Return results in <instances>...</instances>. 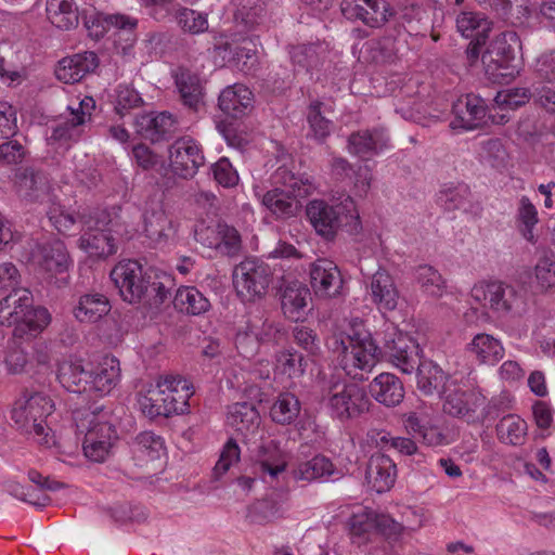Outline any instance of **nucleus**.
<instances>
[{
	"label": "nucleus",
	"instance_id": "f257e3e1",
	"mask_svg": "<svg viewBox=\"0 0 555 555\" xmlns=\"http://www.w3.org/2000/svg\"><path fill=\"white\" fill-rule=\"evenodd\" d=\"M330 348L337 354V360L347 375L363 380L364 373H369L383 359L402 373L411 375L421 361L418 343L410 335L389 325L383 333L379 344L371 335L361 337L349 335H335L331 339Z\"/></svg>",
	"mask_w": 555,
	"mask_h": 555
},
{
	"label": "nucleus",
	"instance_id": "f03ea898",
	"mask_svg": "<svg viewBox=\"0 0 555 555\" xmlns=\"http://www.w3.org/2000/svg\"><path fill=\"white\" fill-rule=\"evenodd\" d=\"M111 280L120 296L130 304L144 300L152 308H159L172 295L175 280L155 268L143 267L137 260H125L111 271Z\"/></svg>",
	"mask_w": 555,
	"mask_h": 555
},
{
	"label": "nucleus",
	"instance_id": "7ed1b4c3",
	"mask_svg": "<svg viewBox=\"0 0 555 555\" xmlns=\"http://www.w3.org/2000/svg\"><path fill=\"white\" fill-rule=\"evenodd\" d=\"M28 289L15 291L0 300V324L14 326L13 336L29 339L41 333L51 322L47 308L33 306Z\"/></svg>",
	"mask_w": 555,
	"mask_h": 555
},
{
	"label": "nucleus",
	"instance_id": "20e7f679",
	"mask_svg": "<svg viewBox=\"0 0 555 555\" xmlns=\"http://www.w3.org/2000/svg\"><path fill=\"white\" fill-rule=\"evenodd\" d=\"M77 429L85 433L82 449L85 455L94 461L103 462L113 442L117 439L114 416L103 406L74 413Z\"/></svg>",
	"mask_w": 555,
	"mask_h": 555
},
{
	"label": "nucleus",
	"instance_id": "39448f33",
	"mask_svg": "<svg viewBox=\"0 0 555 555\" xmlns=\"http://www.w3.org/2000/svg\"><path fill=\"white\" fill-rule=\"evenodd\" d=\"M54 411L53 400L43 392H25L12 409V421L24 435L36 439L40 444H50L48 418Z\"/></svg>",
	"mask_w": 555,
	"mask_h": 555
},
{
	"label": "nucleus",
	"instance_id": "423d86ee",
	"mask_svg": "<svg viewBox=\"0 0 555 555\" xmlns=\"http://www.w3.org/2000/svg\"><path fill=\"white\" fill-rule=\"evenodd\" d=\"M306 215L317 234L326 241H333L343 225L359 223L356 204L349 195L336 205L312 199L306 206Z\"/></svg>",
	"mask_w": 555,
	"mask_h": 555
},
{
	"label": "nucleus",
	"instance_id": "0eeeda50",
	"mask_svg": "<svg viewBox=\"0 0 555 555\" xmlns=\"http://www.w3.org/2000/svg\"><path fill=\"white\" fill-rule=\"evenodd\" d=\"M472 298L501 317H520L527 307L522 288L504 282H481L473 286Z\"/></svg>",
	"mask_w": 555,
	"mask_h": 555
},
{
	"label": "nucleus",
	"instance_id": "6e6552de",
	"mask_svg": "<svg viewBox=\"0 0 555 555\" xmlns=\"http://www.w3.org/2000/svg\"><path fill=\"white\" fill-rule=\"evenodd\" d=\"M82 234L79 247L90 256L105 258L117 251L116 240L112 234L113 220L104 209H96L80 217Z\"/></svg>",
	"mask_w": 555,
	"mask_h": 555
},
{
	"label": "nucleus",
	"instance_id": "1a4fd4ad",
	"mask_svg": "<svg viewBox=\"0 0 555 555\" xmlns=\"http://www.w3.org/2000/svg\"><path fill=\"white\" fill-rule=\"evenodd\" d=\"M271 281L270 267L257 258H245L233 270V285L243 300L262 298Z\"/></svg>",
	"mask_w": 555,
	"mask_h": 555
},
{
	"label": "nucleus",
	"instance_id": "9d476101",
	"mask_svg": "<svg viewBox=\"0 0 555 555\" xmlns=\"http://www.w3.org/2000/svg\"><path fill=\"white\" fill-rule=\"evenodd\" d=\"M340 8L347 20L371 28H380L396 17L395 9L386 0H343Z\"/></svg>",
	"mask_w": 555,
	"mask_h": 555
},
{
	"label": "nucleus",
	"instance_id": "9b49d317",
	"mask_svg": "<svg viewBox=\"0 0 555 555\" xmlns=\"http://www.w3.org/2000/svg\"><path fill=\"white\" fill-rule=\"evenodd\" d=\"M370 404L366 391L357 384L335 387L328 398L332 416L343 422L356 418L369 411Z\"/></svg>",
	"mask_w": 555,
	"mask_h": 555
},
{
	"label": "nucleus",
	"instance_id": "f8f14e48",
	"mask_svg": "<svg viewBox=\"0 0 555 555\" xmlns=\"http://www.w3.org/2000/svg\"><path fill=\"white\" fill-rule=\"evenodd\" d=\"M171 171L183 179L193 178L205 158L198 143L190 137L177 139L169 147Z\"/></svg>",
	"mask_w": 555,
	"mask_h": 555
},
{
	"label": "nucleus",
	"instance_id": "ddd939ff",
	"mask_svg": "<svg viewBox=\"0 0 555 555\" xmlns=\"http://www.w3.org/2000/svg\"><path fill=\"white\" fill-rule=\"evenodd\" d=\"M287 462L280 443L273 439L262 440L253 451V470L264 482L278 480L286 470Z\"/></svg>",
	"mask_w": 555,
	"mask_h": 555
},
{
	"label": "nucleus",
	"instance_id": "4468645a",
	"mask_svg": "<svg viewBox=\"0 0 555 555\" xmlns=\"http://www.w3.org/2000/svg\"><path fill=\"white\" fill-rule=\"evenodd\" d=\"M310 285L315 296L335 298L341 295L344 280L338 266L332 260L317 259L310 264Z\"/></svg>",
	"mask_w": 555,
	"mask_h": 555
},
{
	"label": "nucleus",
	"instance_id": "2eb2a0df",
	"mask_svg": "<svg viewBox=\"0 0 555 555\" xmlns=\"http://www.w3.org/2000/svg\"><path fill=\"white\" fill-rule=\"evenodd\" d=\"M452 112L454 119L450 126L453 129L474 130L485 124L488 106L481 96L469 93L453 104Z\"/></svg>",
	"mask_w": 555,
	"mask_h": 555
},
{
	"label": "nucleus",
	"instance_id": "dca6fc26",
	"mask_svg": "<svg viewBox=\"0 0 555 555\" xmlns=\"http://www.w3.org/2000/svg\"><path fill=\"white\" fill-rule=\"evenodd\" d=\"M443 400V412L467 422L475 421V413L482 404L483 398L470 390H463L455 383L449 387L448 392L440 397Z\"/></svg>",
	"mask_w": 555,
	"mask_h": 555
},
{
	"label": "nucleus",
	"instance_id": "f3484780",
	"mask_svg": "<svg viewBox=\"0 0 555 555\" xmlns=\"http://www.w3.org/2000/svg\"><path fill=\"white\" fill-rule=\"evenodd\" d=\"M348 152L362 159H369L389 147V135L377 127L352 132L348 137Z\"/></svg>",
	"mask_w": 555,
	"mask_h": 555
},
{
	"label": "nucleus",
	"instance_id": "a211bd4d",
	"mask_svg": "<svg viewBox=\"0 0 555 555\" xmlns=\"http://www.w3.org/2000/svg\"><path fill=\"white\" fill-rule=\"evenodd\" d=\"M143 233L152 246L164 247L175 240L177 228L166 211L158 208L144 212Z\"/></svg>",
	"mask_w": 555,
	"mask_h": 555
},
{
	"label": "nucleus",
	"instance_id": "6ab92c4d",
	"mask_svg": "<svg viewBox=\"0 0 555 555\" xmlns=\"http://www.w3.org/2000/svg\"><path fill=\"white\" fill-rule=\"evenodd\" d=\"M99 66V57L93 51H85L63 57L55 69L56 78L64 83H76Z\"/></svg>",
	"mask_w": 555,
	"mask_h": 555
},
{
	"label": "nucleus",
	"instance_id": "aec40b11",
	"mask_svg": "<svg viewBox=\"0 0 555 555\" xmlns=\"http://www.w3.org/2000/svg\"><path fill=\"white\" fill-rule=\"evenodd\" d=\"M415 370L417 389L425 396L441 397L454 383L451 376L431 360H421Z\"/></svg>",
	"mask_w": 555,
	"mask_h": 555
},
{
	"label": "nucleus",
	"instance_id": "412c9836",
	"mask_svg": "<svg viewBox=\"0 0 555 555\" xmlns=\"http://www.w3.org/2000/svg\"><path fill=\"white\" fill-rule=\"evenodd\" d=\"M134 128L142 138L152 142H159L170 138L175 133L177 126L171 114L162 112L137 116Z\"/></svg>",
	"mask_w": 555,
	"mask_h": 555
},
{
	"label": "nucleus",
	"instance_id": "4be33fe9",
	"mask_svg": "<svg viewBox=\"0 0 555 555\" xmlns=\"http://www.w3.org/2000/svg\"><path fill=\"white\" fill-rule=\"evenodd\" d=\"M83 24L91 38H102L111 27H115L121 31H125L128 37L127 40L134 41L132 30L137 26V20L126 15H105L103 13L93 12L83 15Z\"/></svg>",
	"mask_w": 555,
	"mask_h": 555
},
{
	"label": "nucleus",
	"instance_id": "5701e85b",
	"mask_svg": "<svg viewBox=\"0 0 555 555\" xmlns=\"http://www.w3.org/2000/svg\"><path fill=\"white\" fill-rule=\"evenodd\" d=\"M182 104L193 112L203 105L204 86L198 74L180 66L172 74Z\"/></svg>",
	"mask_w": 555,
	"mask_h": 555
},
{
	"label": "nucleus",
	"instance_id": "b1692460",
	"mask_svg": "<svg viewBox=\"0 0 555 555\" xmlns=\"http://www.w3.org/2000/svg\"><path fill=\"white\" fill-rule=\"evenodd\" d=\"M292 474L295 480L307 482L314 480L336 481L344 477L343 469L337 468L324 455H315L311 460L299 463Z\"/></svg>",
	"mask_w": 555,
	"mask_h": 555
},
{
	"label": "nucleus",
	"instance_id": "393cba45",
	"mask_svg": "<svg viewBox=\"0 0 555 555\" xmlns=\"http://www.w3.org/2000/svg\"><path fill=\"white\" fill-rule=\"evenodd\" d=\"M33 258L38 267L52 274L66 272L70 262L66 246L59 240L38 245Z\"/></svg>",
	"mask_w": 555,
	"mask_h": 555
},
{
	"label": "nucleus",
	"instance_id": "a878e982",
	"mask_svg": "<svg viewBox=\"0 0 555 555\" xmlns=\"http://www.w3.org/2000/svg\"><path fill=\"white\" fill-rule=\"evenodd\" d=\"M371 301L382 312L392 311L398 306L399 292L392 276L385 270H377L371 278Z\"/></svg>",
	"mask_w": 555,
	"mask_h": 555
},
{
	"label": "nucleus",
	"instance_id": "bb28decb",
	"mask_svg": "<svg viewBox=\"0 0 555 555\" xmlns=\"http://www.w3.org/2000/svg\"><path fill=\"white\" fill-rule=\"evenodd\" d=\"M203 238L205 245L230 258H236L243 250L240 232L225 223H218L216 230L207 229Z\"/></svg>",
	"mask_w": 555,
	"mask_h": 555
},
{
	"label": "nucleus",
	"instance_id": "cd10ccee",
	"mask_svg": "<svg viewBox=\"0 0 555 555\" xmlns=\"http://www.w3.org/2000/svg\"><path fill=\"white\" fill-rule=\"evenodd\" d=\"M397 467L393 460L383 453L373 454L366 468V479L377 493L388 491L395 483Z\"/></svg>",
	"mask_w": 555,
	"mask_h": 555
},
{
	"label": "nucleus",
	"instance_id": "c85d7f7f",
	"mask_svg": "<svg viewBox=\"0 0 555 555\" xmlns=\"http://www.w3.org/2000/svg\"><path fill=\"white\" fill-rule=\"evenodd\" d=\"M310 289L300 282H292L282 291L281 307L285 318L293 322L304 321L307 315Z\"/></svg>",
	"mask_w": 555,
	"mask_h": 555
},
{
	"label": "nucleus",
	"instance_id": "c756f323",
	"mask_svg": "<svg viewBox=\"0 0 555 555\" xmlns=\"http://www.w3.org/2000/svg\"><path fill=\"white\" fill-rule=\"evenodd\" d=\"M120 380L119 360L115 357H104L92 371H89V390L101 396L108 395Z\"/></svg>",
	"mask_w": 555,
	"mask_h": 555
},
{
	"label": "nucleus",
	"instance_id": "7c9ffc66",
	"mask_svg": "<svg viewBox=\"0 0 555 555\" xmlns=\"http://www.w3.org/2000/svg\"><path fill=\"white\" fill-rule=\"evenodd\" d=\"M219 108L232 118H241L253 107V93L244 85L235 83L224 88L218 98Z\"/></svg>",
	"mask_w": 555,
	"mask_h": 555
},
{
	"label": "nucleus",
	"instance_id": "2f4dec72",
	"mask_svg": "<svg viewBox=\"0 0 555 555\" xmlns=\"http://www.w3.org/2000/svg\"><path fill=\"white\" fill-rule=\"evenodd\" d=\"M371 396L385 406H396L404 398L402 382L395 374L382 373L369 386Z\"/></svg>",
	"mask_w": 555,
	"mask_h": 555
},
{
	"label": "nucleus",
	"instance_id": "473e14b6",
	"mask_svg": "<svg viewBox=\"0 0 555 555\" xmlns=\"http://www.w3.org/2000/svg\"><path fill=\"white\" fill-rule=\"evenodd\" d=\"M273 181L296 201L308 197L317 190L314 179L307 173H295L286 167H279Z\"/></svg>",
	"mask_w": 555,
	"mask_h": 555
},
{
	"label": "nucleus",
	"instance_id": "72a5a7b5",
	"mask_svg": "<svg viewBox=\"0 0 555 555\" xmlns=\"http://www.w3.org/2000/svg\"><path fill=\"white\" fill-rule=\"evenodd\" d=\"M332 113V107L323 101L318 99L311 100L305 113L309 126L307 137L314 139L319 143L324 142L332 132L333 121L328 117Z\"/></svg>",
	"mask_w": 555,
	"mask_h": 555
},
{
	"label": "nucleus",
	"instance_id": "f704fd0d",
	"mask_svg": "<svg viewBox=\"0 0 555 555\" xmlns=\"http://www.w3.org/2000/svg\"><path fill=\"white\" fill-rule=\"evenodd\" d=\"M15 186L22 198L35 202L47 194L49 181L42 171L27 167L16 172Z\"/></svg>",
	"mask_w": 555,
	"mask_h": 555
},
{
	"label": "nucleus",
	"instance_id": "c9c22d12",
	"mask_svg": "<svg viewBox=\"0 0 555 555\" xmlns=\"http://www.w3.org/2000/svg\"><path fill=\"white\" fill-rule=\"evenodd\" d=\"M111 308L109 300L105 295L90 293L79 297L73 313L81 323H94L105 317Z\"/></svg>",
	"mask_w": 555,
	"mask_h": 555
},
{
	"label": "nucleus",
	"instance_id": "e433bc0d",
	"mask_svg": "<svg viewBox=\"0 0 555 555\" xmlns=\"http://www.w3.org/2000/svg\"><path fill=\"white\" fill-rule=\"evenodd\" d=\"M404 426L414 438L428 447L441 446L446 441L441 429L437 425L431 424L425 414L410 413L404 421Z\"/></svg>",
	"mask_w": 555,
	"mask_h": 555
},
{
	"label": "nucleus",
	"instance_id": "4c0bfd02",
	"mask_svg": "<svg viewBox=\"0 0 555 555\" xmlns=\"http://www.w3.org/2000/svg\"><path fill=\"white\" fill-rule=\"evenodd\" d=\"M57 380L68 391L81 393L89 390V370L80 360H65L59 364Z\"/></svg>",
	"mask_w": 555,
	"mask_h": 555
},
{
	"label": "nucleus",
	"instance_id": "58836bf2",
	"mask_svg": "<svg viewBox=\"0 0 555 555\" xmlns=\"http://www.w3.org/2000/svg\"><path fill=\"white\" fill-rule=\"evenodd\" d=\"M173 307L190 315H201L209 311V299L194 286H182L177 289L172 299Z\"/></svg>",
	"mask_w": 555,
	"mask_h": 555
},
{
	"label": "nucleus",
	"instance_id": "ea45409f",
	"mask_svg": "<svg viewBox=\"0 0 555 555\" xmlns=\"http://www.w3.org/2000/svg\"><path fill=\"white\" fill-rule=\"evenodd\" d=\"M467 349L480 363L485 364L493 365L504 356L501 341L486 333L477 334Z\"/></svg>",
	"mask_w": 555,
	"mask_h": 555
},
{
	"label": "nucleus",
	"instance_id": "a19ab883",
	"mask_svg": "<svg viewBox=\"0 0 555 555\" xmlns=\"http://www.w3.org/2000/svg\"><path fill=\"white\" fill-rule=\"evenodd\" d=\"M47 16L57 28L68 30L79 23L78 8L74 0H48Z\"/></svg>",
	"mask_w": 555,
	"mask_h": 555
},
{
	"label": "nucleus",
	"instance_id": "79ce46f5",
	"mask_svg": "<svg viewBox=\"0 0 555 555\" xmlns=\"http://www.w3.org/2000/svg\"><path fill=\"white\" fill-rule=\"evenodd\" d=\"M375 512L362 508L353 513L348 520V530L352 544L364 545L375 533Z\"/></svg>",
	"mask_w": 555,
	"mask_h": 555
},
{
	"label": "nucleus",
	"instance_id": "37998d69",
	"mask_svg": "<svg viewBox=\"0 0 555 555\" xmlns=\"http://www.w3.org/2000/svg\"><path fill=\"white\" fill-rule=\"evenodd\" d=\"M262 204L278 218H291L296 216L300 208V202L287 194L281 186L268 191L262 197Z\"/></svg>",
	"mask_w": 555,
	"mask_h": 555
},
{
	"label": "nucleus",
	"instance_id": "c03bdc74",
	"mask_svg": "<svg viewBox=\"0 0 555 555\" xmlns=\"http://www.w3.org/2000/svg\"><path fill=\"white\" fill-rule=\"evenodd\" d=\"M228 421L242 434L254 431L260 424V415L253 403L236 402L229 406Z\"/></svg>",
	"mask_w": 555,
	"mask_h": 555
},
{
	"label": "nucleus",
	"instance_id": "a18cd8bd",
	"mask_svg": "<svg viewBox=\"0 0 555 555\" xmlns=\"http://www.w3.org/2000/svg\"><path fill=\"white\" fill-rule=\"evenodd\" d=\"M300 411L301 403L297 396L285 391L279 393L274 400L270 409V416L276 424L291 425L297 420Z\"/></svg>",
	"mask_w": 555,
	"mask_h": 555
},
{
	"label": "nucleus",
	"instance_id": "49530a36",
	"mask_svg": "<svg viewBox=\"0 0 555 555\" xmlns=\"http://www.w3.org/2000/svg\"><path fill=\"white\" fill-rule=\"evenodd\" d=\"M495 429L501 442L511 446H522L526 441L528 426L519 416L508 414L499 421Z\"/></svg>",
	"mask_w": 555,
	"mask_h": 555
},
{
	"label": "nucleus",
	"instance_id": "de8ad7c7",
	"mask_svg": "<svg viewBox=\"0 0 555 555\" xmlns=\"http://www.w3.org/2000/svg\"><path fill=\"white\" fill-rule=\"evenodd\" d=\"M481 62L486 77L493 83H508L518 74V67L515 62L507 61L505 57L493 56L492 63H489L486 59V51L481 55Z\"/></svg>",
	"mask_w": 555,
	"mask_h": 555
},
{
	"label": "nucleus",
	"instance_id": "09e8293b",
	"mask_svg": "<svg viewBox=\"0 0 555 555\" xmlns=\"http://www.w3.org/2000/svg\"><path fill=\"white\" fill-rule=\"evenodd\" d=\"M456 28L465 38L486 39L490 23L479 13L462 12L457 15Z\"/></svg>",
	"mask_w": 555,
	"mask_h": 555
},
{
	"label": "nucleus",
	"instance_id": "8fccbe9b",
	"mask_svg": "<svg viewBox=\"0 0 555 555\" xmlns=\"http://www.w3.org/2000/svg\"><path fill=\"white\" fill-rule=\"evenodd\" d=\"M246 333L242 337L237 336V341L241 339L253 337L259 343H271L276 340L278 335L281 332L280 325L270 321L268 319H263L262 315H255L247 323Z\"/></svg>",
	"mask_w": 555,
	"mask_h": 555
},
{
	"label": "nucleus",
	"instance_id": "3c124183",
	"mask_svg": "<svg viewBox=\"0 0 555 555\" xmlns=\"http://www.w3.org/2000/svg\"><path fill=\"white\" fill-rule=\"evenodd\" d=\"M415 279L422 291L433 297H441L446 291V281L437 269L423 264L415 269Z\"/></svg>",
	"mask_w": 555,
	"mask_h": 555
},
{
	"label": "nucleus",
	"instance_id": "603ef678",
	"mask_svg": "<svg viewBox=\"0 0 555 555\" xmlns=\"http://www.w3.org/2000/svg\"><path fill=\"white\" fill-rule=\"evenodd\" d=\"M518 44L519 39L515 31L501 33L486 49V59L489 63H492L493 56L505 57L507 61L515 62V47Z\"/></svg>",
	"mask_w": 555,
	"mask_h": 555
},
{
	"label": "nucleus",
	"instance_id": "864d4df0",
	"mask_svg": "<svg viewBox=\"0 0 555 555\" xmlns=\"http://www.w3.org/2000/svg\"><path fill=\"white\" fill-rule=\"evenodd\" d=\"M438 198L447 210L466 209L472 202V191L465 183L451 184L439 192Z\"/></svg>",
	"mask_w": 555,
	"mask_h": 555
},
{
	"label": "nucleus",
	"instance_id": "5fc2aeb1",
	"mask_svg": "<svg viewBox=\"0 0 555 555\" xmlns=\"http://www.w3.org/2000/svg\"><path fill=\"white\" fill-rule=\"evenodd\" d=\"M137 403L142 414L150 420L166 417V404L163 402V392L158 389L157 384L145 392H139Z\"/></svg>",
	"mask_w": 555,
	"mask_h": 555
},
{
	"label": "nucleus",
	"instance_id": "6e6d98bb",
	"mask_svg": "<svg viewBox=\"0 0 555 555\" xmlns=\"http://www.w3.org/2000/svg\"><path fill=\"white\" fill-rule=\"evenodd\" d=\"M539 221L538 210L527 196H521L517 207V228L528 242L534 241L533 229Z\"/></svg>",
	"mask_w": 555,
	"mask_h": 555
},
{
	"label": "nucleus",
	"instance_id": "4d7b16f0",
	"mask_svg": "<svg viewBox=\"0 0 555 555\" xmlns=\"http://www.w3.org/2000/svg\"><path fill=\"white\" fill-rule=\"evenodd\" d=\"M171 411L175 414H183L189 410V400L193 395L192 385L182 377L169 376Z\"/></svg>",
	"mask_w": 555,
	"mask_h": 555
},
{
	"label": "nucleus",
	"instance_id": "13d9d810",
	"mask_svg": "<svg viewBox=\"0 0 555 555\" xmlns=\"http://www.w3.org/2000/svg\"><path fill=\"white\" fill-rule=\"evenodd\" d=\"M479 156L493 168H503L508 160L507 151L500 139L491 138L480 143Z\"/></svg>",
	"mask_w": 555,
	"mask_h": 555
},
{
	"label": "nucleus",
	"instance_id": "bf43d9fd",
	"mask_svg": "<svg viewBox=\"0 0 555 555\" xmlns=\"http://www.w3.org/2000/svg\"><path fill=\"white\" fill-rule=\"evenodd\" d=\"M306 360L297 350H284L276 359V370L288 378H297L304 375Z\"/></svg>",
	"mask_w": 555,
	"mask_h": 555
},
{
	"label": "nucleus",
	"instance_id": "052dcab7",
	"mask_svg": "<svg viewBox=\"0 0 555 555\" xmlns=\"http://www.w3.org/2000/svg\"><path fill=\"white\" fill-rule=\"evenodd\" d=\"M176 21L183 31L192 35L202 34L208 29L207 14L192 9H179L176 13Z\"/></svg>",
	"mask_w": 555,
	"mask_h": 555
},
{
	"label": "nucleus",
	"instance_id": "680f3d73",
	"mask_svg": "<svg viewBox=\"0 0 555 555\" xmlns=\"http://www.w3.org/2000/svg\"><path fill=\"white\" fill-rule=\"evenodd\" d=\"M317 44H298L289 51L292 62L295 66L305 69L307 73L321 64V56Z\"/></svg>",
	"mask_w": 555,
	"mask_h": 555
},
{
	"label": "nucleus",
	"instance_id": "e2e57ef3",
	"mask_svg": "<svg viewBox=\"0 0 555 555\" xmlns=\"http://www.w3.org/2000/svg\"><path fill=\"white\" fill-rule=\"evenodd\" d=\"M241 457V450L237 444V442L230 438L223 446L219 460L217 461L214 469H212V477L214 479L218 480L220 479L229 469L230 467L237 463Z\"/></svg>",
	"mask_w": 555,
	"mask_h": 555
},
{
	"label": "nucleus",
	"instance_id": "0e129e2a",
	"mask_svg": "<svg viewBox=\"0 0 555 555\" xmlns=\"http://www.w3.org/2000/svg\"><path fill=\"white\" fill-rule=\"evenodd\" d=\"M398 54L397 40L387 35L375 41L371 48V59L376 64L391 63Z\"/></svg>",
	"mask_w": 555,
	"mask_h": 555
},
{
	"label": "nucleus",
	"instance_id": "69168bd1",
	"mask_svg": "<svg viewBox=\"0 0 555 555\" xmlns=\"http://www.w3.org/2000/svg\"><path fill=\"white\" fill-rule=\"evenodd\" d=\"M292 336L296 345L309 356L314 357L321 352V341L313 330L305 325H296L292 331Z\"/></svg>",
	"mask_w": 555,
	"mask_h": 555
},
{
	"label": "nucleus",
	"instance_id": "338daca9",
	"mask_svg": "<svg viewBox=\"0 0 555 555\" xmlns=\"http://www.w3.org/2000/svg\"><path fill=\"white\" fill-rule=\"evenodd\" d=\"M143 103L140 94L128 86H119L116 90L115 112L124 117L132 108Z\"/></svg>",
	"mask_w": 555,
	"mask_h": 555
},
{
	"label": "nucleus",
	"instance_id": "774afa93",
	"mask_svg": "<svg viewBox=\"0 0 555 555\" xmlns=\"http://www.w3.org/2000/svg\"><path fill=\"white\" fill-rule=\"evenodd\" d=\"M279 505L274 501L261 500L251 505L248 517L251 522L266 524L279 517Z\"/></svg>",
	"mask_w": 555,
	"mask_h": 555
}]
</instances>
